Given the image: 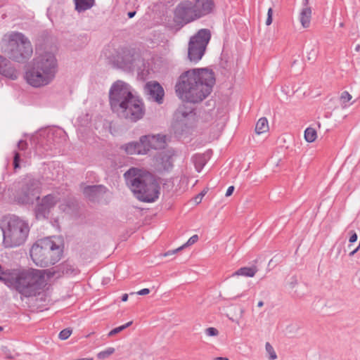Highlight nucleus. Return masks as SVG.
Wrapping results in <instances>:
<instances>
[{"instance_id":"nucleus-8","label":"nucleus","mask_w":360,"mask_h":360,"mask_svg":"<svg viewBox=\"0 0 360 360\" xmlns=\"http://www.w3.org/2000/svg\"><path fill=\"white\" fill-rule=\"evenodd\" d=\"M145 105L141 99L134 96L124 104L112 110V112L121 119L131 122H136L142 119L145 115Z\"/></svg>"},{"instance_id":"nucleus-27","label":"nucleus","mask_w":360,"mask_h":360,"mask_svg":"<svg viewBox=\"0 0 360 360\" xmlns=\"http://www.w3.org/2000/svg\"><path fill=\"white\" fill-rule=\"evenodd\" d=\"M192 162L198 172H200L207 162L206 157L204 154H196L192 157Z\"/></svg>"},{"instance_id":"nucleus-30","label":"nucleus","mask_w":360,"mask_h":360,"mask_svg":"<svg viewBox=\"0 0 360 360\" xmlns=\"http://www.w3.org/2000/svg\"><path fill=\"white\" fill-rule=\"evenodd\" d=\"M317 138V133L315 129L307 127L304 131V139L309 143L314 142Z\"/></svg>"},{"instance_id":"nucleus-17","label":"nucleus","mask_w":360,"mask_h":360,"mask_svg":"<svg viewBox=\"0 0 360 360\" xmlns=\"http://www.w3.org/2000/svg\"><path fill=\"white\" fill-rule=\"evenodd\" d=\"M193 4L198 19L213 13L215 8L214 0H195Z\"/></svg>"},{"instance_id":"nucleus-15","label":"nucleus","mask_w":360,"mask_h":360,"mask_svg":"<svg viewBox=\"0 0 360 360\" xmlns=\"http://www.w3.org/2000/svg\"><path fill=\"white\" fill-rule=\"evenodd\" d=\"M121 148L128 155H146L149 152L146 140L143 136L139 141H132L122 146Z\"/></svg>"},{"instance_id":"nucleus-19","label":"nucleus","mask_w":360,"mask_h":360,"mask_svg":"<svg viewBox=\"0 0 360 360\" xmlns=\"http://www.w3.org/2000/svg\"><path fill=\"white\" fill-rule=\"evenodd\" d=\"M0 75L12 80L18 77V72L6 57L0 55Z\"/></svg>"},{"instance_id":"nucleus-11","label":"nucleus","mask_w":360,"mask_h":360,"mask_svg":"<svg viewBox=\"0 0 360 360\" xmlns=\"http://www.w3.org/2000/svg\"><path fill=\"white\" fill-rule=\"evenodd\" d=\"M39 182L32 179L27 180L18 191L15 200L22 205L32 204L35 200H39Z\"/></svg>"},{"instance_id":"nucleus-28","label":"nucleus","mask_w":360,"mask_h":360,"mask_svg":"<svg viewBox=\"0 0 360 360\" xmlns=\"http://www.w3.org/2000/svg\"><path fill=\"white\" fill-rule=\"evenodd\" d=\"M269 129V124L266 117L260 118L255 126V132L257 134H261L267 131Z\"/></svg>"},{"instance_id":"nucleus-55","label":"nucleus","mask_w":360,"mask_h":360,"mask_svg":"<svg viewBox=\"0 0 360 360\" xmlns=\"http://www.w3.org/2000/svg\"><path fill=\"white\" fill-rule=\"evenodd\" d=\"M3 330V328L0 326V331Z\"/></svg>"},{"instance_id":"nucleus-34","label":"nucleus","mask_w":360,"mask_h":360,"mask_svg":"<svg viewBox=\"0 0 360 360\" xmlns=\"http://www.w3.org/2000/svg\"><path fill=\"white\" fill-rule=\"evenodd\" d=\"M132 324V321H129L128 323H127L126 324L124 325H122V326H120L119 327H117L114 329H112V330H110L108 333V336H113L119 333H120L121 331H122L123 330H124L125 328H128L129 326H130Z\"/></svg>"},{"instance_id":"nucleus-38","label":"nucleus","mask_w":360,"mask_h":360,"mask_svg":"<svg viewBox=\"0 0 360 360\" xmlns=\"http://www.w3.org/2000/svg\"><path fill=\"white\" fill-rule=\"evenodd\" d=\"M205 333L208 336H217L219 334V331L215 328L210 327L205 330Z\"/></svg>"},{"instance_id":"nucleus-39","label":"nucleus","mask_w":360,"mask_h":360,"mask_svg":"<svg viewBox=\"0 0 360 360\" xmlns=\"http://www.w3.org/2000/svg\"><path fill=\"white\" fill-rule=\"evenodd\" d=\"M28 146L27 143L24 140H20L17 144V148L20 151H25Z\"/></svg>"},{"instance_id":"nucleus-10","label":"nucleus","mask_w":360,"mask_h":360,"mask_svg":"<svg viewBox=\"0 0 360 360\" xmlns=\"http://www.w3.org/2000/svg\"><path fill=\"white\" fill-rule=\"evenodd\" d=\"M134 96L129 84L122 80L115 82L109 91L111 110H112L119 105L124 104L125 101H127Z\"/></svg>"},{"instance_id":"nucleus-5","label":"nucleus","mask_w":360,"mask_h":360,"mask_svg":"<svg viewBox=\"0 0 360 360\" xmlns=\"http://www.w3.org/2000/svg\"><path fill=\"white\" fill-rule=\"evenodd\" d=\"M62 254L63 250L60 246L49 238L37 240L30 250L33 262L40 267L55 264L60 259Z\"/></svg>"},{"instance_id":"nucleus-49","label":"nucleus","mask_w":360,"mask_h":360,"mask_svg":"<svg viewBox=\"0 0 360 360\" xmlns=\"http://www.w3.org/2000/svg\"><path fill=\"white\" fill-rule=\"evenodd\" d=\"M128 300V295L127 294H123L122 296V302H127Z\"/></svg>"},{"instance_id":"nucleus-3","label":"nucleus","mask_w":360,"mask_h":360,"mask_svg":"<svg viewBox=\"0 0 360 360\" xmlns=\"http://www.w3.org/2000/svg\"><path fill=\"white\" fill-rule=\"evenodd\" d=\"M58 72V60L51 52H44L33 58L28 65L25 79L34 88H41L52 83Z\"/></svg>"},{"instance_id":"nucleus-23","label":"nucleus","mask_w":360,"mask_h":360,"mask_svg":"<svg viewBox=\"0 0 360 360\" xmlns=\"http://www.w3.org/2000/svg\"><path fill=\"white\" fill-rule=\"evenodd\" d=\"M311 18V8L303 7L300 14V20L303 27L307 28L310 25Z\"/></svg>"},{"instance_id":"nucleus-31","label":"nucleus","mask_w":360,"mask_h":360,"mask_svg":"<svg viewBox=\"0 0 360 360\" xmlns=\"http://www.w3.org/2000/svg\"><path fill=\"white\" fill-rule=\"evenodd\" d=\"M352 98V95L347 91L342 92L340 96V101L341 103L342 108H345L348 107L349 105L347 104Z\"/></svg>"},{"instance_id":"nucleus-52","label":"nucleus","mask_w":360,"mask_h":360,"mask_svg":"<svg viewBox=\"0 0 360 360\" xmlns=\"http://www.w3.org/2000/svg\"><path fill=\"white\" fill-rule=\"evenodd\" d=\"M263 305H264V302H263V301H259V302L257 303V307H262Z\"/></svg>"},{"instance_id":"nucleus-32","label":"nucleus","mask_w":360,"mask_h":360,"mask_svg":"<svg viewBox=\"0 0 360 360\" xmlns=\"http://www.w3.org/2000/svg\"><path fill=\"white\" fill-rule=\"evenodd\" d=\"M265 349L269 354V359L270 360H275L277 359L276 353L274 349V347L271 346V345L269 342H266L265 345Z\"/></svg>"},{"instance_id":"nucleus-51","label":"nucleus","mask_w":360,"mask_h":360,"mask_svg":"<svg viewBox=\"0 0 360 360\" xmlns=\"http://www.w3.org/2000/svg\"><path fill=\"white\" fill-rule=\"evenodd\" d=\"M214 360H229L226 357H216Z\"/></svg>"},{"instance_id":"nucleus-41","label":"nucleus","mask_w":360,"mask_h":360,"mask_svg":"<svg viewBox=\"0 0 360 360\" xmlns=\"http://www.w3.org/2000/svg\"><path fill=\"white\" fill-rule=\"evenodd\" d=\"M272 15H273V10L271 8H269L267 13V18L266 20V25H270L272 22Z\"/></svg>"},{"instance_id":"nucleus-45","label":"nucleus","mask_w":360,"mask_h":360,"mask_svg":"<svg viewBox=\"0 0 360 360\" xmlns=\"http://www.w3.org/2000/svg\"><path fill=\"white\" fill-rule=\"evenodd\" d=\"M205 195V193L203 192H202L201 193H200L199 195H198L195 198V202L196 203H200L201 202V200H202V196Z\"/></svg>"},{"instance_id":"nucleus-13","label":"nucleus","mask_w":360,"mask_h":360,"mask_svg":"<svg viewBox=\"0 0 360 360\" xmlns=\"http://www.w3.org/2000/svg\"><path fill=\"white\" fill-rule=\"evenodd\" d=\"M59 197L56 194H49L39 200L34 213L37 219H46L49 217L51 209L59 202Z\"/></svg>"},{"instance_id":"nucleus-44","label":"nucleus","mask_w":360,"mask_h":360,"mask_svg":"<svg viewBox=\"0 0 360 360\" xmlns=\"http://www.w3.org/2000/svg\"><path fill=\"white\" fill-rule=\"evenodd\" d=\"M233 191H234V186H229L226 191V196L229 197V196L231 195Z\"/></svg>"},{"instance_id":"nucleus-4","label":"nucleus","mask_w":360,"mask_h":360,"mask_svg":"<svg viewBox=\"0 0 360 360\" xmlns=\"http://www.w3.org/2000/svg\"><path fill=\"white\" fill-rule=\"evenodd\" d=\"M124 176L127 185L139 200L152 202L158 198L160 186L149 172L132 167Z\"/></svg>"},{"instance_id":"nucleus-7","label":"nucleus","mask_w":360,"mask_h":360,"mask_svg":"<svg viewBox=\"0 0 360 360\" xmlns=\"http://www.w3.org/2000/svg\"><path fill=\"white\" fill-rule=\"evenodd\" d=\"M2 231L5 247H17L25 242L30 232V226L27 221L13 216L7 221L6 226L2 227Z\"/></svg>"},{"instance_id":"nucleus-6","label":"nucleus","mask_w":360,"mask_h":360,"mask_svg":"<svg viewBox=\"0 0 360 360\" xmlns=\"http://www.w3.org/2000/svg\"><path fill=\"white\" fill-rule=\"evenodd\" d=\"M1 51L9 59L18 63H25L33 53L31 42L22 33L10 34L8 40L3 41Z\"/></svg>"},{"instance_id":"nucleus-29","label":"nucleus","mask_w":360,"mask_h":360,"mask_svg":"<svg viewBox=\"0 0 360 360\" xmlns=\"http://www.w3.org/2000/svg\"><path fill=\"white\" fill-rule=\"evenodd\" d=\"M190 113H191V110H187L184 106H180L175 112L174 115V118L176 122H181L184 119H185Z\"/></svg>"},{"instance_id":"nucleus-36","label":"nucleus","mask_w":360,"mask_h":360,"mask_svg":"<svg viewBox=\"0 0 360 360\" xmlns=\"http://www.w3.org/2000/svg\"><path fill=\"white\" fill-rule=\"evenodd\" d=\"M20 157L21 154L18 152L17 150L13 151V167L15 169H19L20 167Z\"/></svg>"},{"instance_id":"nucleus-48","label":"nucleus","mask_w":360,"mask_h":360,"mask_svg":"<svg viewBox=\"0 0 360 360\" xmlns=\"http://www.w3.org/2000/svg\"><path fill=\"white\" fill-rule=\"evenodd\" d=\"M136 15V11H130L127 13V15L129 18H133Z\"/></svg>"},{"instance_id":"nucleus-24","label":"nucleus","mask_w":360,"mask_h":360,"mask_svg":"<svg viewBox=\"0 0 360 360\" xmlns=\"http://www.w3.org/2000/svg\"><path fill=\"white\" fill-rule=\"evenodd\" d=\"M75 4V10L82 13L86 10L91 8L94 4L95 0H73Z\"/></svg>"},{"instance_id":"nucleus-14","label":"nucleus","mask_w":360,"mask_h":360,"mask_svg":"<svg viewBox=\"0 0 360 360\" xmlns=\"http://www.w3.org/2000/svg\"><path fill=\"white\" fill-rule=\"evenodd\" d=\"M144 91L148 98L158 104H162L164 101L165 91L162 86L157 82H148L144 86Z\"/></svg>"},{"instance_id":"nucleus-9","label":"nucleus","mask_w":360,"mask_h":360,"mask_svg":"<svg viewBox=\"0 0 360 360\" xmlns=\"http://www.w3.org/2000/svg\"><path fill=\"white\" fill-rule=\"evenodd\" d=\"M210 37V31L207 29H201L191 37L188 48V58L191 63H196L201 60Z\"/></svg>"},{"instance_id":"nucleus-25","label":"nucleus","mask_w":360,"mask_h":360,"mask_svg":"<svg viewBox=\"0 0 360 360\" xmlns=\"http://www.w3.org/2000/svg\"><path fill=\"white\" fill-rule=\"evenodd\" d=\"M58 271L66 276L76 275L79 273L77 268L68 262L61 264L58 267Z\"/></svg>"},{"instance_id":"nucleus-50","label":"nucleus","mask_w":360,"mask_h":360,"mask_svg":"<svg viewBox=\"0 0 360 360\" xmlns=\"http://www.w3.org/2000/svg\"><path fill=\"white\" fill-rule=\"evenodd\" d=\"M309 0H302V5L304 7H309Z\"/></svg>"},{"instance_id":"nucleus-20","label":"nucleus","mask_w":360,"mask_h":360,"mask_svg":"<svg viewBox=\"0 0 360 360\" xmlns=\"http://www.w3.org/2000/svg\"><path fill=\"white\" fill-rule=\"evenodd\" d=\"M143 139L146 140L149 150L150 149H160L165 144V136L160 134L143 136Z\"/></svg>"},{"instance_id":"nucleus-46","label":"nucleus","mask_w":360,"mask_h":360,"mask_svg":"<svg viewBox=\"0 0 360 360\" xmlns=\"http://www.w3.org/2000/svg\"><path fill=\"white\" fill-rule=\"evenodd\" d=\"M292 281L290 283V288H293L297 284V279L295 278H292Z\"/></svg>"},{"instance_id":"nucleus-33","label":"nucleus","mask_w":360,"mask_h":360,"mask_svg":"<svg viewBox=\"0 0 360 360\" xmlns=\"http://www.w3.org/2000/svg\"><path fill=\"white\" fill-rule=\"evenodd\" d=\"M115 352V349L113 347H108L104 351L100 352L97 354V357L99 359H105L109 357L111 354H112Z\"/></svg>"},{"instance_id":"nucleus-16","label":"nucleus","mask_w":360,"mask_h":360,"mask_svg":"<svg viewBox=\"0 0 360 360\" xmlns=\"http://www.w3.org/2000/svg\"><path fill=\"white\" fill-rule=\"evenodd\" d=\"M174 153L169 150L160 153L155 158V165L159 171L169 172L173 167Z\"/></svg>"},{"instance_id":"nucleus-18","label":"nucleus","mask_w":360,"mask_h":360,"mask_svg":"<svg viewBox=\"0 0 360 360\" xmlns=\"http://www.w3.org/2000/svg\"><path fill=\"white\" fill-rule=\"evenodd\" d=\"M0 75L12 80L18 77V72L6 57L0 55Z\"/></svg>"},{"instance_id":"nucleus-21","label":"nucleus","mask_w":360,"mask_h":360,"mask_svg":"<svg viewBox=\"0 0 360 360\" xmlns=\"http://www.w3.org/2000/svg\"><path fill=\"white\" fill-rule=\"evenodd\" d=\"M105 192V188L102 185L89 186L84 188V194L90 200H95L101 193Z\"/></svg>"},{"instance_id":"nucleus-40","label":"nucleus","mask_w":360,"mask_h":360,"mask_svg":"<svg viewBox=\"0 0 360 360\" xmlns=\"http://www.w3.org/2000/svg\"><path fill=\"white\" fill-rule=\"evenodd\" d=\"M317 56V50L316 49H312L307 55V58L309 60L314 61Z\"/></svg>"},{"instance_id":"nucleus-37","label":"nucleus","mask_w":360,"mask_h":360,"mask_svg":"<svg viewBox=\"0 0 360 360\" xmlns=\"http://www.w3.org/2000/svg\"><path fill=\"white\" fill-rule=\"evenodd\" d=\"M72 334V330L69 328H65L61 330L58 335V337L60 340H66L68 339L70 335Z\"/></svg>"},{"instance_id":"nucleus-2","label":"nucleus","mask_w":360,"mask_h":360,"mask_svg":"<svg viewBox=\"0 0 360 360\" xmlns=\"http://www.w3.org/2000/svg\"><path fill=\"white\" fill-rule=\"evenodd\" d=\"M0 281L22 297H35L46 285L43 270L33 268L4 269L0 265Z\"/></svg>"},{"instance_id":"nucleus-43","label":"nucleus","mask_w":360,"mask_h":360,"mask_svg":"<svg viewBox=\"0 0 360 360\" xmlns=\"http://www.w3.org/2000/svg\"><path fill=\"white\" fill-rule=\"evenodd\" d=\"M356 240H357V234L355 232H353L352 236L349 238V243H352L356 242Z\"/></svg>"},{"instance_id":"nucleus-42","label":"nucleus","mask_w":360,"mask_h":360,"mask_svg":"<svg viewBox=\"0 0 360 360\" xmlns=\"http://www.w3.org/2000/svg\"><path fill=\"white\" fill-rule=\"evenodd\" d=\"M150 292V290L148 288H143L139 292H137V294L139 295H148Z\"/></svg>"},{"instance_id":"nucleus-53","label":"nucleus","mask_w":360,"mask_h":360,"mask_svg":"<svg viewBox=\"0 0 360 360\" xmlns=\"http://www.w3.org/2000/svg\"><path fill=\"white\" fill-rule=\"evenodd\" d=\"M355 51H360V45L358 44L356 47H355Z\"/></svg>"},{"instance_id":"nucleus-1","label":"nucleus","mask_w":360,"mask_h":360,"mask_svg":"<svg viewBox=\"0 0 360 360\" xmlns=\"http://www.w3.org/2000/svg\"><path fill=\"white\" fill-rule=\"evenodd\" d=\"M214 74L208 68H193L184 72L175 86L178 96L187 102L198 103L212 91Z\"/></svg>"},{"instance_id":"nucleus-47","label":"nucleus","mask_w":360,"mask_h":360,"mask_svg":"<svg viewBox=\"0 0 360 360\" xmlns=\"http://www.w3.org/2000/svg\"><path fill=\"white\" fill-rule=\"evenodd\" d=\"M359 248H360V243L356 248L354 249L353 250H352L350 252L349 256H353L359 250Z\"/></svg>"},{"instance_id":"nucleus-22","label":"nucleus","mask_w":360,"mask_h":360,"mask_svg":"<svg viewBox=\"0 0 360 360\" xmlns=\"http://www.w3.org/2000/svg\"><path fill=\"white\" fill-rule=\"evenodd\" d=\"M134 56L129 50L122 51V55L119 57L117 62L124 68H131L134 64Z\"/></svg>"},{"instance_id":"nucleus-54","label":"nucleus","mask_w":360,"mask_h":360,"mask_svg":"<svg viewBox=\"0 0 360 360\" xmlns=\"http://www.w3.org/2000/svg\"><path fill=\"white\" fill-rule=\"evenodd\" d=\"M344 25H344V23H343V22L340 23V27H344Z\"/></svg>"},{"instance_id":"nucleus-35","label":"nucleus","mask_w":360,"mask_h":360,"mask_svg":"<svg viewBox=\"0 0 360 360\" xmlns=\"http://www.w3.org/2000/svg\"><path fill=\"white\" fill-rule=\"evenodd\" d=\"M198 235H193L188 239V240L184 245H183L180 248L176 249L175 250H174L173 253H175V252L179 251L180 250H182L183 248H184L186 246H189V245H191L195 243L198 241Z\"/></svg>"},{"instance_id":"nucleus-12","label":"nucleus","mask_w":360,"mask_h":360,"mask_svg":"<svg viewBox=\"0 0 360 360\" xmlns=\"http://www.w3.org/2000/svg\"><path fill=\"white\" fill-rule=\"evenodd\" d=\"M174 17L178 22L185 24L198 20L193 1L184 0L175 8Z\"/></svg>"},{"instance_id":"nucleus-26","label":"nucleus","mask_w":360,"mask_h":360,"mask_svg":"<svg viewBox=\"0 0 360 360\" xmlns=\"http://www.w3.org/2000/svg\"><path fill=\"white\" fill-rule=\"evenodd\" d=\"M257 271V269L255 266L250 267L245 266L240 268L236 272L232 274V276H243L248 277H253Z\"/></svg>"}]
</instances>
